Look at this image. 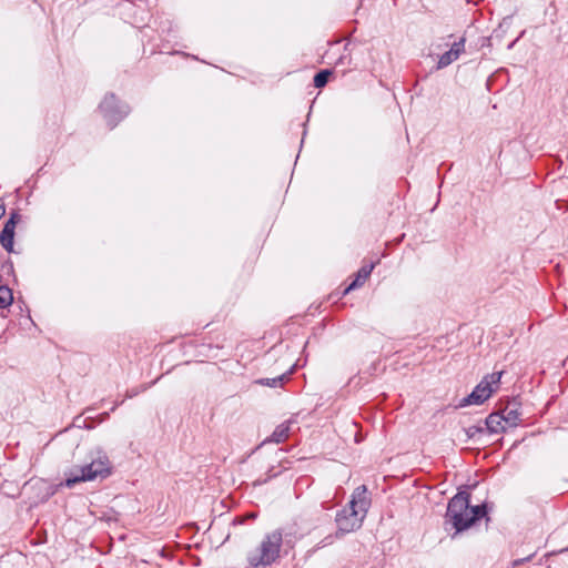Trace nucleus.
Here are the masks:
<instances>
[{
  "instance_id": "14",
  "label": "nucleus",
  "mask_w": 568,
  "mask_h": 568,
  "mask_svg": "<svg viewBox=\"0 0 568 568\" xmlns=\"http://www.w3.org/2000/svg\"><path fill=\"white\" fill-rule=\"evenodd\" d=\"M13 301L12 291L7 286L0 285V307H7L11 305Z\"/></svg>"
},
{
  "instance_id": "12",
  "label": "nucleus",
  "mask_w": 568,
  "mask_h": 568,
  "mask_svg": "<svg viewBox=\"0 0 568 568\" xmlns=\"http://www.w3.org/2000/svg\"><path fill=\"white\" fill-rule=\"evenodd\" d=\"M459 57L452 50L446 51L443 53L437 62V69H444L452 64L454 61H456Z\"/></svg>"
},
{
  "instance_id": "9",
  "label": "nucleus",
  "mask_w": 568,
  "mask_h": 568,
  "mask_svg": "<svg viewBox=\"0 0 568 568\" xmlns=\"http://www.w3.org/2000/svg\"><path fill=\"white\" fill-rule=\"evenodd\" d=\"M374 267H375L374 263L362 266L358 270L355 280L345 288L344 293L347 294L349 291L362 286L366 282V280L369 277Z\"/></svg>"
},
{
  "instance_id": "5",
  "label": "nucleus",
  "mask_w": 568,
  "mask_h": 568,
  "mask_svg": "<svg viewBox=\"0 0 568 568\" xmlns=\"http://www.w3.org/2000/svg\"><path fill=\"white\" fill-rule=\"evenodd\" d=\"M503 372H496L486 375L481 382L475 387V389L463 399L462 406L466 405H479L488 399L494 392L499 387Z\"/></svg>"
},
{
  "instance_id": "15",
  "label": "nucleus",
  "mask_w": 568,
  "mask_h": 568,
  "mask_svg": "<svg viewBox=\"0 0 568 568\" xmlns=\"http://www.w3.org/2000/svg\"><path fill=\"white\" fill-rule=\"evenodd\" d=\"M287 378V374H283L281 376L274 378H261L256 381L257 384L268 387H278L283 384V381Z\"/></svg>"
},
{
  "instance_id": "13",
  "label": "nucleus",
  "mask_w": 568,
  "mask_h": 568,
  "mask_svg": "<svg viewBox=\"0 0 568 568\" xmlns=\"http://www.w3.org/2000/svg\"><path fill=\"white\" fill-rule=\"evenodd\" d=\"M331 74H332V71L327 70V69L321 70L320 72H317L314 77V87L323 88L324 85H326Z\"/></svg>"
},
{
  "instance_id": "4",
  "label": "nucleus",
  "mask_w": 568,
  "mask_h": 568,
  "mask_svg": "<svg viewBox=\"0 0 568 568\" xmlns=\"http://www.w3.org/2000/svg\"><path fill=\"white\" fill-rule=\"evenodd\" d=\"M281 545V532L268 534L256 549L250 551L247 556L250 565L252 567L271 565L278 557Z\"/></svg>"
},
{
  "instance_id": "7",
  "label": "nucleus",
  "mask_w": 568,
  "mask_h": 568,
  "mask_svg": "<svg viewBox=\"0 0 568 568\" xmlns=\"http://www.w3.org/2000/svg\"><path fill=\"white\" fill-rule=\"evenodd\" d=\"M18 221V214L13 213L11 217L6 222L1 233H0V244L8 252H12L13 250V237L14 230Z\"/></svg>"
},
{
  "instance_id": "2",
  "label": "nucleus",
  "mask_w": 568,
  "mask_h": 568,
  "mask_svg": "<svg viewBox=\"0 0 568 568\" xmlns=\"http://www.w3.org/2000/svg\"><path fill=\"white\" fill-rule=\"evenodd\" d=\"M366 494V486H358L352 495L348 507L337 514L336 524L339 531L352 532L362 526L371 504Z\"/></svg>"
},
{
  "instance_id": "10",
  "label": "nucleus",
  "mask_w": 568,
  "mask_h": 568,
  "mask_svg": "<svg viewBox=\"0 0 568 568\" xmlns=\"http://www.w3.org/2000/svg\"><path fill=\"white\" fill-rule=\"evenodd\" d=\"M486 426L490 433H501L507 430V426L500 413H493L486 419Z\"/></svg>"
},
{
  "instance_id": "6",
  "label": "nucleus",
  "mask_w": 568,
  "mask_h": 568,
  "mask_svg": "<svg viewBox=\"0 0 568 568\" xmlns=\"http://www.w3.org/2000/svg\"><path fill=\"white\" fill-rule=\"evenodd\" d=\"M100 110L111 128H114L130 112L129 106L121 104L114 94L104 97L100 103Z\"/></svg>"
},
{
  "instance_id": "11",
  "label": "nucleus",
  "mask_w": 568,
  "mask_h": 568,
  "mask_svg": "<svg viewBox=\"0 0 568 568\" xmlns=\"http://www.w3.org/2000/svg\"><path fill=\"white\" fill-rule=\"evenodd\" d=\"M500 415H503V419L507 428L516 427L520 420V414L515 407L507 406L505 409L500 412Z\"/></svg>"
},
{
  "instance_id": "16",
  "label": "nucleus",
  "mask_w": 568,
  "mask_h": 568,
  "mask_svg": "<svg viewBox=\"0 0 568 568\" xmlns=\"http://www.w3.org/2000/svg\"><path fill=\"white\" fill-rule=\"evenodd\" d=\"M465 38H459L457 41H454L452 43V47L449 50L454 51L458 57L465 51Z\"/></svg>"
},
{
  "instance_id": "1",
  "label": "nucleus",
  "mask_w": 568,
  "mask_h": 568,
  "mask_svg": "<svg viewBox=\"0 0 568 568\" xmlns=\"http://www.w3.org/2000/svg\"><path fill=\"white\" fill-rule=\"evenodd\" d=\"M485 506H470L469 495L458 493L448 503L446 523L450 524L456 532L469 528L477 519L485 516Z\"/></svg>"
},
{
  "instance_id": "8",
  "label": "nucleus",
  "mask_w": 568,
  "mask_h": 568,
  "mask_svg": "<svg viewBox=\"0 0 568 568\" xmlns=\"http://www.w3.org/2000/svg\"><path fill=\"white\" fill-rule=\"evenodd\" d=\"M291 425H292V420H287L285 423L280 424L274 429L271 437L265 439L264 443H275V444L283 443L284 440H286L288 438Z\"/></svg>"
},
{
  "instance_id": "3",
  "label": "nucleus",
  "mask_w": 568,
  "mask_h": 568,
  "mask_svg": "<svg viewBox=\"0 0 568 568\" xmlns=\"http://www.w3.org/2000/svg\"><path fill=\"white\" fill-rule=\"evenodd\" d=\"M112 473V464L108 455L98 452L91 463L83 466H75L65 471V486L72 487L78 483L104 479Z\"/></svg>"
}]
</instances>
